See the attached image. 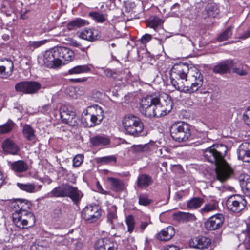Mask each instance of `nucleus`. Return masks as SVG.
<instances>
[{"label":"nucleus","instance_id":"obj_1","mask_svg":"<svg viewBox=\"0 0 250 250\" xmlns=\"http://www.w3.org/2000/svg\"><path fill=\"white\" fill-rule=\"evenodd\" d=\"M172 107L173 103L168 95L154 93L142 98L140 111L149 118L161 117L168 114Z\"/></svg>","mask_w":250,"mask_h":250},{"label":"nucleus","instance_id":"obj_2","mask_svg":"<svg viewBox=\"0 0 250 250\" xmlns=\"http://www.w3.org/2000/svg\"><path fill=\"white\" fill-rule=\"evenodd\" d=\"M227 149V146L222 144L212 145L207 148L203 153L207 161L215 165L217 178L222 182L233 173V169L224 159Z\"/></svg>","mask_w":250,"mask_h":250},{"label":"nucleus","instance_id":"obj_3","mask_svg":"<svg viewBox=\"0 0 250 250\" xmlns=\"http://www.w3.org/2000/svg\"><path fill=\"white\" fill-rule=\"evenodd\" d=\"M30 203L25 199H17L13 206L12 218L15 225L21 229L32 227L35 223L34 214L28 210Z\"/></svg>","mask_w":250,"mask_h":250},{"label":"nucleus","instance_id":"obj_4","mask_svg":"<svg viewBox=\"0 0 250 250\" xmlns=\"http://www.w3.org/2000/svg\"><path fill=\"white\" fill-rule=\"evenodd\" d=\"M74 58L73 51L65 47H56L44 53L43 61L47 67H57L71 62Z\"/></svg>","mask_w":250,"mask_h":250},{"label":"nucleus","instance_id":"obj_5","mask_svg":"<svg viewBox=\"0 0 250 250\" xmlns=\"http://www.w3.org/2000/svg\"><path fill=\"white\" fill-rule=\"evenodd\" d=\"M122 125L125 133L138 137L144 129V125L141 120L137 116L128 114L124 116L122 120Z\"/></svg>","mask_w":250,"mask_h":250},{"label":"nucleus","instance_id":"obj_6","mask_svg":"<svg viewBox=\"0 0 250 250\" xmlns=\"http://www.w3.org/2000/svg\"><path fill=\"white\" fill-rule=\"evenodd\" d=\"M171 137L177 142L187 141L191 136L190 125L184 122H178L173 124L170 129Z\"/></svg>","mask_w":250,"mask_h":250},{"label":"nucleus","instance_id":"obj_7","mask_svg":"<svg viewBox=\"0 0 250 250\" xmlns=\"http://www.w3.org/2000/svg\"><path fill=\"white\" fill-rule=\"evenodd\" d=\"M189 66L186 63H179L175 64L171 69L170 76L171 83L178 90V87L181 86L180 81L184 83L187 78Z\"/></svg>","mask_w":250,"mask_h":250},{"label":"nucleus","instance_id":"obj_8","mask_svg":"<svg viewBox=\"0 0 250 250\" xmlns=\"http://www.w3.org/2000/svg\"><path fill=\"white\" fill-rule=\"evenodd\" d=\"M246 204L244 197L238 194L230 196L226 201L228 210L235 213L241 212L245 208Z\"/></svg>","mask_w":250,"mask_h":250},{"label":"nucleus","instance_id":"obj_9","mask_svg":"<svg viewBox=\"0 0 250 250\" xmlns=\"http://www.w3.org/2000/svg\"><path fill=\"white\" fill-rule=\"evenodd\" d=\"M202 85L203 78H187L181 86L178 87V90L185 93H193L197 91Z\"/></svg>","mask_w":250,"mask_h":250},{"label":"nucleus","instance_id":"obj_10","mask_svg":"<svg viewBox=\"0 0 250 250\" xmlns=\"http://www.w3.org/2000/svg\"><path fill=\"white\" fill-rule=\"evenodd\" d=\"M101 208L96 205L86 206L82 211V217L89 223H93L101 216Z\"/></svg>","mask_w":250,"mask_h":250},{"label":"nucleus","instance_id":"obj_11","mask_svg":"<svg viewBox=\"0 0 250 250\" xmlns=\"http://www.w3.org/2000/svg\"><path fill=\"white\" fill-rule=\"evenodd\" d=\"M41 88L40 83L35 81L21 82L15 85V88L17 91L22 92L26 94L35 93Z\"/></svg>","mask_w":250,"mask_h":250},{"label":"nucleus","instance_id":"obj_12","mask_svg":"<svg viewBox=\"0 0 250 250\" xmlns=\"http://www.w3.org/2000/svg\"><path fill=\"white\" fill-rule=\"evenodd\" d=\"M189 245L190 247L204 250L211 246V240L206 236L195 237L189 240Z\"/></svg>","mask_w":250,"mask_h":250},{"label":"nucleus","instance_id":"obj_13","mask_svg":"<svg viewBox=\"0 0 250 250\" xmlns=\"http://www.w3.org/2000/svg\"><path fill=\"white\" fill-rule=\"evenodd\" d=\"M224 218L222 214H217L209 217L205 223L207 230H214L219 229L223 225Z\"/></svg>","mask_w":250,"mask_h":250},{"label":"nucleus","instance_id":"obj_14","mask_svg":"<svg viewBox=\"0 0 250 250\" xmlns=\"http://www.w3.org/2000/svg\"><path fill=\"white\" fill-rule=\"evenodd\" d=\"M94 250H117V244L109 238L100 239L95 242Z\"/></svg>","mask_w":250,"mask_h":250},{"label":"nucleus","instance_id":"obj_15","mask_svg":"<svg viewBox=\"0 0 250 250\" xmlns=\"http://www.w3.org/2000/svg\"><path fill=\"white\" fill-rule=\"evenodd\" d=\"M13 69L14 64L11 60L5 58L0 61V75L9 77L12 75Z\"/></svg>","mask_w":250,"mask_h":250},{"label":"nucleus","instance_id":"obj_16","mask_svg":"<svg viewBox=\"0 0 250 250\" xmlns=\"http://www.w3.org/2000/svg\"><path fill=\"white\" fill-rule=\"evenodd\" d=\"M234 66V63L231 60H227L218 63L213 67V71L216 73H226L229 72Z\"/></svg>","mask_w":250,"mask_h":250},{"label":"nucleus","instance_id":"obj_17","mask_svg":"<svg viewBox=\"0 0 250 250\" xmlns=\"http://www.w3.org/2000/svg\"><path fill=\"white\" fill-rule=\"evenodd\" d=\"M250 144L247 142L242 143L239 146L237 152L238 158L244 162H249L250 158Z\"/></svg>","mask_w":250,"mask_h":250},{"label":"nucleus","instance_id":"obj_18","mask_svg":"<svg viewBox=\"0 0 250 250\" xmlns=\"http://www.w3.org/2000/svg\"><path fill=\"white\" fill-rule=\"evenodd\" d=\"M83 196V193L77 188L68 185L66 197H69L74 204L79 203Z\"/></svg>","mask_w":250,"mask_h":250},{"label":"nucleus","instance_id":"obj_19","mask_svg":"<svg viewBox=\"0 0 250 250\" xmlns=\"http://www.w3.org/2000/svg\"><path fill=\"white\" fill-rule=\"evenodd\" d=\"M2 147L5 152L12 155L17 154L20 150L17 145L10 138L5 139L2 142Z\"/></svg>","mask_w":250,"mask_h":250},{"label":"nucleus","instance_id":"obj_20","mask_svg":"<svg viewBox=\"0 0 250 250\" xmlns=\"http://www.w3.org/2000/svg\"><path fill=\"white\" fill-rule=\"evenodd\" d=\"M8 165L10 169L16 173L24 172L28 169V165L23 160L8 162Z\"/></svg>","mask_w":250,"mask_h":250},{"label":"nucleus","instance_id":"obj_21","mask_svg":"<svg viewBox=\"0 0 250 250\" xmlns=\"http://www.w3.org/2000/svg\"><path fill=\"white\" fill-rule=\"evenodd\" d=\"M68 184H62L54 188L47 194L48 197H66Z\"/></svg>","mask_w":250,"mask_h":250},{"label":"nucleus","instance_id":"obj_22","mask_svg":"<svg viewBox=\"0 0 250 250\" xmlns=\"http://www.w3.org/2000/svg\"><path fill=\"white\" fill-rule=\"evenodd\" d=\"M90 144L94 146H102L110 144V139L105 135L98 134L90 139Z\"/></svg>","mask_w":250,"mask_h":250},{"label":"nucleus","instance_id":"obj_23","mask_svg":"<svg viewBox=\"0 0 250 250\" xmlns=\"http://www.w3.org/2000/svg\"><path fill=\"white\" fill-rule=\"evenodd\" d=\"M175 233L174 228L172 226H168L158 233L156 238L160 241H168L173 237Z\"/></svg>","mask_w":250,"mask_h":250},{"label":"nucleus","instance_id":"obj_24","mask_svg":"<svg viewBox=\"0 0 250 250\" xmlns=\"http://www.w3.org/2000/svg\"><path fill=\"white\" fill-rule=\"evenodd\" d=\"M82 123L83 125L87 127H93L100 123L86 109L83 111L82 115Z\"/></svg>","mask_w":250,"mask_h":250},{"label":"nucleus","instance_id":"obj_25","mask_svg":"<svg viewBox=\"0 0 250 250\" xmlns=\"http://www.w3.org/2000/svg\"><path fill=\"white\" fill-rule=\"evenodd\" d=\"M88 113L91 114L100 124L104 119V111L100 106L93 105L89 106L87 109Z\"/></svg>","mask_w":250,"mask_h":250},{"label":"nucleus","instance_id":"obj_26","mask_svg":"<svg viewBox=\"0 0 250 250\" xmlns=\"http://www.w3.org/2000/svg\"><path fill=\"white\" fill-rule=\"evenodd\" d=\"M173 216V219L178 222L194 221L196 219L193 214L181 211L174 213Z\"/></svg>","mask_w":250,"mask_h":250},{"label":"nucleus","instance_id":"obj_27","mask_svg":"<svg viewBox=\"0 0 250 250\" xmlns=\"http://www.w3.org/2000/svg\"><path fill=\"white\" fill-rule=\"evenodd\" d=\"M153 183L152 177L146 174H142L137 178V184L139 188H145L151 185Z\"/></svg>","mask_w":250,"mask_h":250},{"label":"nucleus","instance_id":"obj_28","mask_svg":"<svg viewBox=\"0 0 250 250\" xmlns=\"http://www.w3.org/2000/svg\"><path fill=\"white\" fill-rule=\"evenodd\" d=\"M97 32L92 29H85L79 33V37L83 40L93 42L98 39Z\"/></svg>","mask_w":250,"mask_h":250},{"label":"nucleus","instance_id":"obj_29","mask_svg":"<svg viewBox=\"0 0 250 250\" xmlns=\"http://www.w3.org/2000/svg\"><path fill=\"white\" fill-rule=\"evenodd\" d=\"M22 132L23 137L29 141H34L36 138V131L30 125L25 124L24 125Z\"/></svg>","mask_w":250,"mask_h":250},{"label":"nucleus","instance_id":"obj_30","mask_svg":"<svg viewBox=\"0 0 250 250\" xmlns=\"http://www.w3.org/2000/svg\"><path fill=\"white\" fill-rule=\"evenodd\" d=\"M89 22L81 18H76L67 24V28L69 30H76L77 28H81L88 25Z\"/></svg>","mask_w":250,"mask_h":250},{"label":"nucleus","instance_id":"obj_31","mask_svg":"<svg viewBox=\"0 0 250 250\" xmlns=\"http://www.w3.org/2000/svg\"><path fill=\"white\" fill-rule=\"evenodd\" d=\"M91 68L89 65H80L76 66L69 69L67 72L69 75H76L90 72Z\"/></svg>","mask_w":250,"mask_h":250},{"label":"nucleus","instance_id":"obj_32","mask_svg":"<svg viewBox=\"0 0 250 250\" xmlns=\"http://www.w3.org/2000/svg\"><path fill=\"white\" fill-rule=\"evenodd\" d=\"M240 184L246 189V193L250 196V176L247 174H241L239 177Z\"/></svg>","mask_w":250,"mask_h":250},{"label":"nucleus","instance_id":"obj_33","mask_svg":"<svg viewBox=\"0 0 250 250\" xmlns=\"http://www.w3.org/2000/svg\"><path fill=\"white\" fill-rule=\"evenodd\" d=\"M204 200L201 197H193L187 202L188 209H195L200 208L204 203Z\"/></svg>","mask_w":250,"mask_h":250},{"label":"nucleus","instance_id":"obj_34","mask_svg":"<svg viewBox=\"0 0 250 250\" xmlns=\"http://www.w3.org/2000/svg\"><path fill=\"white\" fill-rule=\"evenodd\" d=\"M107 179L111 183L112 189L114 191H119L124 188V184L122 180L113 177H108Z\"/></svg>","mask_w":250,"mask_h":250},{"label":"nucleus","instance_id":"obj_35","mask_svg":"<svg viewBox=\"0 0 250 250\" xmlns=\"http://www.w3.org/2000/svg\"><path fill=\"white\" fill-rule=\"evenodd\" d=\"M88 16L99 23H103L107 19V15L105 14L98 11L90 12L89 13Z\"/></svg>","mask_w":250,"mask_h":250},{"label":"nucleus","instance_id":"obj_36","mask_svg":"<svg viewBox=\"0 0 250 250\" xmlns=\"http://www.w3.org/2000/svg\"><path fill=\"white\" fill-rule=\"evenodd\" d=\"M17 187L21 190L28 193H34L37 191L36 185L34 183H17Z\"/></svg>","mask_w":250,"mask_h":250},{"label":"nucleus","instance_id":"obj_37","mask_svg":"<svg viewBox=\"0 0 250 250\" xmlns=\"http://www.w3.org/2000/svg\"><path fill=\"white\" fill-rule=\"evenodd\" d=\"M15 126L16 124L11 120L9 119L6 123L0 125V134L9 133Z\"/></svg>","mask_w":250,"mask_h":250},{"label":"nucleus","instance_id":"obj_38","mask_svg":"<svg viewBox=\"0 0 250 250\" xmlns=\"http://www.w3.org/2000/svg\"><path fill=\"white\" fill-rule=\"evenodd\" d=\"M116 210L117 208L115 205H112L109 208L107 221L111 225V227L112 229H114L113 224L117 219Z\"/></svg>","mask_w":250,"mask_h":250},{"label":"nucleus","instance_id":"obj_39","mask_svg":"<svg viewBox=\"0 0 250 250\" xmlns=\"http://www.w3.org/2000/svg\"><path fill=\"white\" fill-rule=\"evenodd\" d=\"M149 145L147 144H146L144 145H134L132 146L131 147L132 152L136 154H140L142 153L147 152L149 150Z\"/></svg>","mask_w":250,"mask_h":250},{"label":"nucleus","instance_id":"obj_40","mask_svg":"<svg viewBox=\"0 0 250 250\" xmlns=\"http://www.w3.org/2000/svg\"><path fill=\"white\" fill-rule=\"evenodd\" d=\"M218 208V202L213 201L208 204H206L204 207L201 209L200 211L202 213H208L216 210Z\"/></svg>","mask_w":250,"mask_h":250},{"label":"nucleus","instance_id":"obj_41","mask_svg":"<svg viewBox=\"0 0 250 250\" xmlns=\"http://www.w3.org/2000/svg\"><path fill=\"white\" fill-rule=\"evenodd\" d=\"M97 163L102 165L114 164L116 162V158L114 156H108L97 159Z\"/></svg>","mask_w":250,"mask_h":250},{"label":"nucleus","instance_id":"obj_42","mask_svg":"<svg viewBox=\"0 0 250 250\" xmlns=\"http://www.w3.org/2000/svg\"><path fill=\"white\" fill-rule=\"evenodd\" d=\"M162 23V20L159 18L154 17L150 19L147 23V26L156 31L159 26L161 25Z\"/></svg>","mask_w":250,"mask_h":250},{"label":"nucleus","instance_id":"obj_43","mask_svg":"<svg viewBox=\"0 0 250 250\" xmlns=\"http://www.w3.org/2000/svg\"><path fill=\"white\" fill-rule=\"evenodd\" d=\"M139 204L141 205L146 206L152 202V200L149 198L147 194H142L139 196Z\"/></svg>","mask_w":250,"mask_h":250},{"label":"nucleus","instance_id":"obj_44","mask_svg":"<svg viewBox=\"0 0 250 250\" xmlns=\"http://www.w3.org/2000/svg\"><path fill=\"white\" fill-rule=\"evenodd\" d=\"M232 35L231 27L227 28L223 33H222L218 37V41L222 42L229 39Z\"/></svg>","mask_w":250,"mask_h":250},{"label":"nucleus","instance_id":"obj_45","mask_svg":"<svg viewBox=\"0 0 250 250\" xmlns=\"http://www.w3.org/2000/svg\"><path fill=\"white\" fill-rule=\"evenodd\" d=\"M203 78L202 75L198 68L195 67L189 68V71L188 74L187 78Z\"/></svg>","mask_w":250,"mask_h":250},{"label":"nucleus","instance_id":"obj_46","mask_svg":"<svg viewBox=\"0 0 250 250\" xmlns=\"http://www.w3.org/2000/svg\"><path fill=\"white\" fill-rule=\"evenodd\" d=\"M125 221L127 226L128 231L130 233L132 232L134 229L135 225L133 216L131 215H128L126 217Z\"/></svg>","mask_w":250,"mask_h":250},{"label":"nucleus","instance_id":"obj_47","mask_svg":"<svg viewBox=\"0 0 250 250\" xmlns=\"http://www.w3.org/2000/svg\"><path fill=\"white\" fill-rule=\"evenodd\" d=\"M83 161V156L82 154H78L73 159V165L75 167H79Z\"/></svg>","mask_w":250,"mask_h":250},{"label":"nucleus","instance_id":"obj_48","mask_svg":"<svg viewBox=\"0 0 250 250\" xmlns=\"http://www.w3.org/2000/svg\"><path fill=\"white\" fill-rule=\"evenodd\" d=\"M46 41L45 40L39 41H30L28 43V46L34 49L37 48L44 44Z\"/></svg>","mask_w":250,"mask_h":250},{"label":"nucleus","instance_id":"obj_49","mask_svg":"<svg viewBox=\"0 0 250 250\" xmlns=\"http://www.w3.org/2000/svg\"><path fill=\"white\" fill-rule=\"evenodd\" d=\"M246 66H243L241 68H235L234 66L233 68H231V69L233 70V72L240 76H244L247 74V71L246 69Z\"/></svg>","mask_w":250,"mask_h":250},{"label":"nucleus","instance_id":"obj_50","mask_svg":"<svg viewBox=\"0 0 250 250\" xmlns=\"http://www.w3.org/2000/svg\"><path fill=\"white\" fill-rule=\"evenodd\" d=\"M243 118L245 123L250 126V108L246 110L243 114Z\"/></svg>","mask_w":250,"mask_h":250},{"label":"nucleus","instance_id":"obj_51","mask_svg":"<svg viewBox=\"0 0 250 250\" xmlns=\"http://www.w3.org/2000/svg\"><path fill=\"white\" fill-rule=\"evenodd\" d=\"M245 246L247 249H250V225L248 226L247 228V236Z\"/></svg>","mask_w":250,"mask_h":250},{"label":"nucleus","instance_id":"obj_52","mask_svg":"<svg viewBox=\"0 0 250 250\" xmlns=\"http://www.w3.org/2000/svg\"><path fill=\"white\" fill-rule=\"evenodd\" d=\"M68 115L69 117L67 118H65L66 120H72L73 118L75 116V113L72 110L63 111L61 113V116L62 117L65 116V115Z\"/></svg>","mask_w":250,"mask_h":250},{"label":"nucleus","instance_id":"obj_53","mask_svg":"<svg viewBox=\"0 0 250 250\" xmlns=\"http://www.w3.org/2000/svg\"><path fill=\"white\" fill-rule=\"evenodd\" d=\"M152 39V36L149 34H145L140 39L141 42L145 44Z\"/></svg>","mask_w":250,"mask_h":250},{"label":"nucleus","instance_id":"obj_54","mask_svg":"<svg viewBox=\"0 0 250 250\" xmlns=\"http://www.w3.org/2000/svg\"><path fill=\"white\" fill-rule=\"evenodd\" d=\"M52 216L54 218L58 219L61 218L62 216V211L60 208H56L54 209L52 213Z\"/></svg>","mask_w":250,"mask_h":250},{"label":"nucleus","instance_id":"obj_55","mask_svg":"<svg viewBox=\"0 0 250 250\" xmlns=\"http://www.w3.org/2000/svg\"><path fill=\"white\" fill-rule=\"evenodd\" d=\"M210 140H211L208 137H204L202 139L197 140L195 142L193 143V144L194 146H198L200 145L208 143Z\"/></svg>","mask_w":250,"mask_h":250},{"label":"nucleus","instance_id":"obj_56","mask_svg":"<svg viewBox=\"0 0 250 250\" xmlns=\"http://www.w3.org/2000/svg\"><path fill=\"white\" fill-rule=\"evenodd\" d=\"M87 80V78L86 77L81 78H76V79H70L69 80L71 82L75 83H83L86 82Z\"/></svg>","mask_w":250,"mask_h":250},{"label":"nucleus","instance_id":"obj_57","mask_svg":"<svg viewBox=\"0 0 250 250\" xmlns=\"http://www.w3.org/2000/svg\"><path fill=\"white\" fill-rule=\"evenodd\" d=\"M104 74L108 77H114L115 73L109 69H106L104 70Z\"/></svg>","mask_w":250,"mask_h":250},{"label":"nucleus","instance_id":"obj_58","mask_svg":"<svg viewBox=\"0 0 250 250\" xmlns=\"http://www.w3.org/2000/svg\"><path fill=\"white\" fill-rule=\"evenodd\" d=\"M70 42V44L74 47H79L81 46V44L74 39H71Z\"/></svg>","mask_w":250,"mask_h":250},{"label":"nucleus","instance_id":"obj_59","mask_svg":"<svg viewBox=\"0 0 250 250\" xmlns=\"http://www.w3.org/2000/svg\"><path fill=\"white\" fill-rule=\"evenodd\" d=\"M164 250H179V249L176 246L171 245L165 247Z\"/></svg>","mask_w":250,"mask_h":250},{"label":"nucleus","instance_id":"obj_60","mask_svg":"<svg viewBox=\"0 0 250 250\" xmlns=\"http://www.w3.org/2000/svg\"><path fill=\"white\" fill-rule=\"evenodd\" d=\"M250 37V30L247 31L242 34L240 37V39H246Z\"/></svg>","mask_w":250,"mask_h":250},{"label":"nucleus","instance_id":"obj_61","mask_svg":"<svg viewBox=\"0 0 250 250\" xmlns=\"http://www.w3.org/2000/svg\"><path fill=\"white\" fill-rule=\"evenodd\" d=\"M96 188H97L98 191L99 192H100L101 193H104V194L105 193V192L102 188V187L101 185L100 184L99 182H97L96 183Z\"/></svg>","mask_w":250,"mask_h":250},{"label":"nucleus","instance_id":"obj_62","mask_svg":"<svg viewBox=\"0 0 250 250\" xmlns=\"http://www.w3.org/2000/svg\"><path fill=\"white\" fill-rule=\"evenodd\" d=\"M148 223L146 222H142L140 225V229L143 231L145 228L147 226Z\"/></svg>","mask_w":250,"mask_h":250},{"label":"nucleus","instance_id":"obj_63","mask_svg":"<svg viewBox=\"0 0 250 250\" xmlns=\"http://www.w3.org/2000/svg\"><path fill=\"white\" fill-rule=\"evenodd\" d=\"M4 182V178L3 174L0 171V188L1 187Z\"/></svg>","mask_w":250,"mask_h":250},{"label":"nucleus","instance_id":"obj_64","mask_svg":"<svg viewBox=\"0 0 250 250\" xmlns=\"http://www.w3.org/2000/svg\"><path fill=\"white\" fill-rule=\"evenodd\" d=\"M42 108L44 109V111H47L49 109V105L48 104L44 105Z\"/></svg>","mask_w":250,"mask_h":250}]
</instances>
